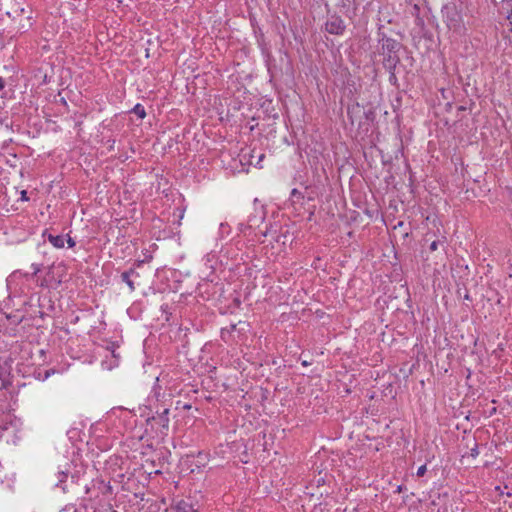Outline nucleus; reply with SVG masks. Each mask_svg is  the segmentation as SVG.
Listing matches in <instances>:
<instances>
[{
    "label": "nucleus",
    "instance_id": "4be33fe9",
    "mask_svg": "<svg viewBox=\"0 0 512 512\" xmlns=\"http://www.w3.org/2000/svg\"><path fill=\"white\" fill-rule=\"evenodd\" d=\"M54 372L55 371L53 369L46 370L44 379H47L50 375L54 374Z\"/></svg>",
    "mask_w": 512,
    "mask_h": 512
},
{
    "label": "nucleus",
    "instance_id": "f03ea898",
    "mask_svg": "<svg viewBox=\"0 0 512 512\" xmlns=\"http://www.w3.org/2000/svg\"><path fill=\"white\" fill-rule=\"evenodd\" d=\"M169 411L170 409L165 406L156 407L155 415L147 419V424L150 425L151 428L157 427L160 429L162 435H167L170 422Z\"/></svg>",
    "mask_w": 512,
    "mask_h": 512
},
{
    "label": "nucleus",
    "instance_id": "6e6552de",
    "mask_svg": "<svg viewBox=\"0 0 512 512\" xmlns=\"http://www.w3.org/2000/svg\"><path fill=\"white\" fill-rule=\"evenodd\" d=\"M446 21L449 29L453 31H460L464 28L462 16L456 10L447 13Z\"/></svg>",
    "mask_w": 512,
    "mask_h": 512
},
{
    "label": "nucleus",
    "instance_id": "f3484780",
    "mask_svg": "<svg viewBox=\"0 0 512 512\" xmlns=\"http://www.w3.org/2000/svg\"><path fill=\"white\" fill-rule=\"evenodd\" d=\"M32 275H37L41 271V265L40 264H32Z\"/></svg>",
    "mask_w": 512,
    "mask_h": 512
},
{
    "label": "nucleus",
    "instance_id": "1a4fd4ad",
    "mask_svg": "<svg viewBox=\"0 0 512 512\" xmlns=\"http://www.w3.org/2000/svg\"><path fill=\"white\" fill-rule=\"evenodd\" d=\"M305 193L299 191L298 189H292L290 193V201L292 204H303L304 200L308 201L314 200V195L308 191V187H305Z\"/></svg>",
    "mask_w": 512,
    "mask_h": 512
},
{
    "label": "nucleus",
    "instance_id": "f8f14e48",
    "mask_svg": "<svg viewBox=\"0 0 512 512\" xmlns=\"http://www.w3.org/2000/svg\"><path fill=\"white\" fill-rule=\"evenodd\" d=\"M132 112L136 114L140 119H144L146 117V111L143 105L140 103H137L133 109Z\"/></svg>",
    "mask_w": 512,
    "mask_h": 512
},
{
    "label": "nucleus",
    "instance_id": "dca6fc26",
    "mask_svg": "<svg viewBox=\"0 0 512 512\" xmlns=\"http://www.w3.org/2000/svg\"><path fill=\"white\" fill-rule=\"evenodd\" d=\"M151 258H152V256H149L148 259L135 261L132 268L136 269V268L141 267L146 261H149Z\"/></svg>",
    "mask_w": 512,
    "mask_h": 512
},
{
    "label": "nucleus",
    "instance_id": "9b49d317",
    "mask_svg": "<svg viewBox=\"0 0 512 512\" xmlns=\"http://www.w3.org/2000/svg\"><path fill=\"white\" fill-rule=\"evenodd\" d=\"M139 273L135 270V268H130L121 273V280L127 284L129 290L133 292L135 290V283L133 278H139Z\"/></svg>",
    "mask_w": 512,
    "mask_h": 512
},
{
    "label": "nucleus",
    "instance_id": "7ed1b4c3",
    "mask_svg": "<svg viewBox=\"0 0 512 512\" xmlns=\"http://www.w3.org/2000/svg\"><path fill=\"white\" fill-rule=\"evenodd\" d=\"M1 231L8 245L19 244L30 235V232L24 226H1Z\"/></svg>",
    "mask_w": 512,
    "mask_h": 512
},
{
    "label": "nucleus",
    "instance_id": "423d86ee",
    "mask_svg": "<svg viewBox=\"0 0 512 512\" xmlns=\"http://www.w3.org/2000/svg\"><path fill=\"white\" fill-rule=\"evenodd\" d=\"M42 236L44 238H47L48 241L55 247V248H63L65 241L68 244L69 248H73L76 245L75 240L71 237L70 232L66 235L63 234H54L50 230L46 229L43 231Z\"/></svg>",
    "mask_w": 512,
    "mask_h": 512
},
{
    "label": "nucleus",
    "instance_id": "20e7f679",
    "mask_svg": "<svg viewBox=\"0 0 512 512\" xmlns=\"http://www.w3.org/2000/svg\"><path fill=\"white\" fill-rule=\"evenodd\" d=\"M399 42L395 39L385 37L382 39L381 49L384 55V61L388 63L389 68L395 67L399 61L396 52L399 49Z\"/></svg>",
    "mask_w": 512,
    "mask_h": 512
},
{
    "label": "nucleus",
    "instance_id": "ddd939ff",
    "mask_svg": "<svg viewBox=\"0 0 512 512\" xmlns=\"http://www.w3.org/2000/svg\"><path fill=\"white\" fill-rule=\"evenodd\" d=\"M178 512H198V510L194 509L192 505L186 502H180L177 506Z\"/></svg>",
    "mask_w": 512,
    "mask_h": 512
},
{
    "label": "nucleus",
    "instance_id": "aec40b11",
    "mask_svg": "<svg viewBox=\"0 0 512 512\" xmlns=\"http://www.w3.org/2000/svg\"><path fill=\"white\" fill-rule=\"evenodd\" d=\"M236 326H237L236 324H231L230 325V330L222 329V331H221L222 337L224 338L225 332L229 333L230 331L236 330Z\"/></svg>",
    "mask_w": 512,
    "mask_h": 512
},
{
    "label": "nucleus",
    "instance_id": "393cba45",
    "mask_svg": "<svg viewBox=\"0 0 512 512\" xmlns=\"http://www.w3.org/2000/svg\"><path fill=\"white\" fill-rule=\"evenodd\" d=\"M182 408L185 410H189L191 408V404H184Z\"/></svg>",
    "mask_w": 512,
    "mask_h": 512
},
{
    "label": "nucleus",
    "instance_id": "f257e3e1",
    "mask_svg": "<svg viewBox=\"0 0 512 512\" xmlns=\"http://www.w3.org/2000/svg\"><path fill=\"white\" fill-rule=\"evenodd\" d=\"M81 471L71 462H65L50 472L48 480L55 487L60 488L64 493L71 492L81 481Z\"/></svg>",
    "mask_w": 512,
    "mask_h": 512
},
{
    "label": "nucleus",
    "instance_id": "0eeeda50",
    "mask_svg": "<svg viewBox=\"0 0 512 512\" xmlns=\"http://www.w3.org/2000/svg\"><path fill=\"white\" fill-rule=\"evenodd\" d=\"M346 25L340 16L332 15L325 23V30L334 35H341L345 31Z\"/></svg>",
    "mask_w": 512,
    "mask_h": 512
},
{
    "label": "nucleus",
    "instance_id": "412c9836",
    "mask_svg": "<svg viewBox=\"0 0 512 512\" xmlns=\"http://www.w3.org/2000/svg\"><path fill=\"white\" fill-rule=\"evenodd\" d=\"M20 200L21 201H28L29 200V198L27 196V191L26 190H22L20 192Z\"/></svg>",
    "mask_w": 512,
    "mask_h": 512
},
{
    "label": "nucleus",
    "instance_id": "9d476101",
    "mask_svg": "<svg viewBox=\"0 0 512 512\" xmlns=\"http://www.w3.org/2000/svg\"><path fill=\"white\" fill-rule=\"evenodd\" d=\"M266 219V208L264 205L258 203L257 199L254 201V213L250 216L249 221L262 224Z\"/></svg>",
    "mask_w": 512,
    "mask_h": 512
},
{
    "label": "nucleus",
    "instance_id": "2eb2a0df",
    "mask_svg": "<svg viewBox=\"0 0 512 512\" xmlns=\"http://www.w3.org/2000/svg\"><path fill=\"white\" fill-rule=\"evenodd\" d=\"M426 471H427V467H426V464H424V465H422V466H420V467L418 468L416 475H417L418 477H422V476H424V474L426 473Z\"/></svg>",
    "mask_w": 512,
    "mask_h": 512
},
{
    "label": "nucleus",
    "instance_id": "a211bd4d",
    "mask_svg": "<svg viewBox=\"0 0 512 512\" xmlns=\"http://www.w3.org/2000/svg\"><path fill=\"white\" fill-rule=\"evenodd\" d=\"M278 226H270V228L266 227V230L265 231H260L261 235L262 236H268L271 231H272V228H277Z\"/></svg>",
    "mask_w": 512,
    "mask_h": 512
},
{
    "label": "nucleus",
    "instance_id": "a878e982",
    "mask_svg": "<svg viewBox=\"0 0 512 512\" xmlns=\"http://www.w3.org/2000/svg\"><path fill=\"white\" fill-rule=\"evenodd\" d=\"M301 364H302L303 366H308V365H310V363H309L308 361H306V360L302 361V363H301Z\"/></svg>",
    "mask_w": 512,
    "mask_h": 512
},
{
    "label": "nucleus",
    "instance_id": "5701e85b",
    "mask_svg": "<svg viewBox=\"0 0 512 512\" xmlns=\"http://www.w3.org/2000/svg\"><path fill=\"white\" fill-rule=\"evenodd\" d=\"M405 489H406V487H405V486H403V485H399V486L397 487V489H396V492H397V493H401V492H402L403 490H405Z\"/></svg>",
    "mask_w": 512,
    "mask_h": 512
},
{
    "label": "nucleus",
    "instance_id": "cd10ccee",
    "mask_svg": "<svg viewBox=\"0 0 512 512\" xmlns=\"http://www.w3.org/2000/svg\"><path fill=\"white\" fill-rule=\"evenodd\" d=\"M510 25H511V28H510V30H511V32H512V24L510 23Z\"/></svg>",
    "mask_w": 512,
    "mask_h": 512
},
{
    "label": "nucleus",
    "instance_id": "bb28decb",
    "mask_svg": "<svg viewBox=\"0 0 512 512\" xmlns=\"http://www.w3.org/2000/svg\"><path fill=\"white\" fill-rule=\"evenodd\" d=\"M464 298H465V299H467V300H469V299H470L469 294H468V293H466V294H465V296H464Z\"/></svg>",
    "mask_w": 512,
    "mask_h": 512
},
{
    "label": "nucleus",
    "instance_id": "b1692460",
    "mask_svg": "<svg viewBox=\"0 0 512 512\" xmlns=\"http://www.w3.org/2000/svg\"><path fill=\"white\" fill-rule=\"evenodd\" d=\"M4 85H5L4 79L2 77H0V90H2L4 88Z\"/></svg>",
    "mask_w": 512,
    "mask_h": 512
},
{
    "label": "nucleus",
    "instance_id": "4468645a",
    "mask_svg": "<svg viewBox=\"0 0 512 512\" xmlns=\"http://www.w3.org/2000/svg\"><path fill=\"white\" fill-rule=\"evenodd\" d=\"M470 455L473 458H476L479 455V450H478V444L477 443H474V446L471 448Z\"/></svg>",
    "mask_w": 512,
    "mask_h": 512
},
{
    "label": "nucleus",
    "instance_id": "39448f33",
    "mask_svg": "<svg viewBox=\"0 0 512 512\" xmlns=\"http://www.w3.org/2000/svg\"><path fill=\"white\" fill-rule=\"evenodd\" d=\"M12 364L13 359L10 356H0V389H7L12 385Z\"/></svg>",
    "mask_w": 512,
    "mask_h": 512
},
{
    "label": "nucleus",
    "instance_id": "6ab92c4d",
    "mask_svg": "<svg viewBox=\"0 0 512 512\" xmlns=\"http://www.w3.org/2000/svg\"><path fill=\"white\" fill-rule=\"evenodd\" d=\"M439 243H440V241H439V240H435V241H433V242L430 244V247H429L430 251H432V252H433V251L437 250V248H438V244H439Z\"/></svg>",
    "mask_w": 512,
    "mask_h": 512
}]
</instances>
